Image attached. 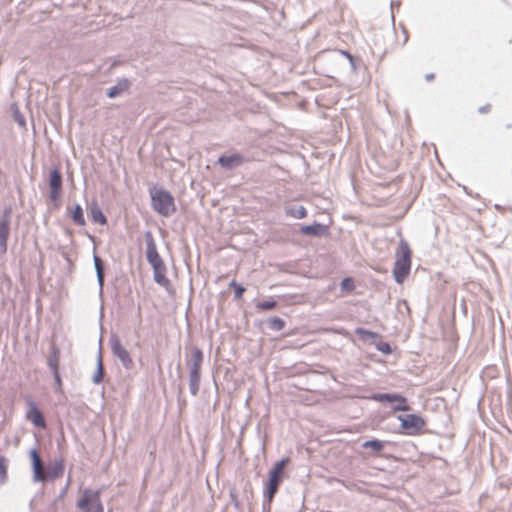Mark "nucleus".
Segmentation results:
<instances>
[{
  "mask_svg": "<svg viewBox=\"0 0 512 512\" xmlns=\"http://www.w3.org/2000/svg\"><path fill=\"white\" fill-rule=\"evenodd\" d=\"M30 459L32 462L33 479L37 482H45L49 479L60 478L64 473V462L63 460L55 461L47 469H44L43 462L36 449L29 452Z\"/></svg>",
  "mask_w": 512,
  "mask_h": 512,
  "instance_id": "f257e3e1",
  "label": "nucleus"
},
{
  "mask_svg": "<svg viewBox=\"0 0 512 512\" xmlns=\"http://www.w3.org/2000/svg\"><path fill=\"white\" fill-rule=\"evenodd\" d=\"M396 261L393 267L395 281L402 284L408 277L411 270L412 251L408 243L402 240L395 254Z\"/></svg>",
  "mask_w": 512,
  "mask_h": 512,
  "instance_id": "f03ea898",
  "label": "nucleus"
},
{
  "mask_svg": "<svg viewBox=\"0 0 512 512\" xmlns=\"http://www.w3.org/2000/svg\"><path fill=\"white\" fill-rule=\"evenodd\" d=\"M151 204L153 209L162 216H169L176 211L174 197L163 188L150 189Z\"/></svg>",
  "mask_w": 512,
  "mask_h": 512,
  "instance_id": "7ed1b4c3",
  "label": "nucleus"
},
{
  "mask_svg": "<svg viewBox=\"0 0 512 512\" xmlns=\"http://www.w3.org/2000/svg\"><path fill=\"white\" fill-rule=\"evenodd\" d=\"M290 458L286 457L276 462L268 474V482L266 483L264 494L271 503L278 491L279 485L284 478V470L289 464Z\"/></svg>",
  "mask_w": 512,
  "mask_h": 512,
  "instance_id": "20e7f679",
  "label": "nucleus"
},
{
  "mask_svg": "<svg viewBox=\"0 0 512 512\" xmlns=\"http://www.w3.org/2000/svg\"><path fill=\"white\" fill-rule=\"evenodd\" d=\"M77 506L82 512H104L100 491L83 490Z\"/></svg>",
  "mask_w": 512,
  "mask_h": 512,
  "instance_id": "39448f33",
  "label": "nucleus"
},
{
  "mask_svg": "<svg viewBox=\"0 0 512 512\" xmlns=\"http://www.w3.org/2000/svg\"><path fill=\"white\" fill-rule=\"evenodd\" d=\"M398 419L401 422V428L410 435L419 434L426 424L425 420L416 414L399 416Z\"/></svg>",
  "mask_w": 512,
  "mask_h": 512,
  "instance_id": "423d86ee",
  "label": "nucleus"
},
{
  "mask_svg": "<svg viewBox=\"0 0 512 512\" xmlns=\"http://www.w3.org/2000/svg\"><path fill=\"white\" fill-rule=\"evenodd\" d=\"M373 400L378 402H391L396 403L394 407L396 411H408L410 407L407 405V399L398 394L379 393L371 397Z\"/></svg>",
  "mask_w": 512,
  "mask_h": 512,
  "instance_id": "0eeeda50",
  "label": "nucleus"
},
{
  "mask_svg": "<svg viewBox=\"0 0 512 512\" xmlns=\"http://www.w3.org/2000/svg\"><path fill=\"white\" fill-rule=\"evenodd\" d=\"M11 209H6L0 219V248L3 253L7 250V242L10 231Z\"/></svg>",
  "mask_w": 512,
  "mask_h": 512,
  "instance_id": "6e6552de",
  "label": "nucleus"
},
{
  "mask_svg": "<svg viewBox=\"0 0 512 512\" xmlns=\"http://www.w3.org/2000/svg\"><path fill=\"white\" fill-rule=\"evenodd\" d=\"M50 198L53 201L59 200L62 192V176L58 169H53L49 178Z\"/></svg>",
  "mask_w": 512,
  "mask_h": 512,
  "instance_id": "1a4fd4ad",
  "label": "nucleus"
},
{
  "mask_svg": "<svg viewBox=\"0 0 512 512\" xmlns=\"http://www.w3.org/2000/svg\"><path fill=\"white\" fill-rule=\"evenodd\" d=\"M146 255H147L148 262L153 267V270L156 269V268H160L162 266H165L163 260L161 259L160 255H159V253L157 251L156 244H155V242H154V240L152 238L147 242V252H146Z\"/></svg>",
  "mask_w": 512,
  "mask_h": 512,
  "instance_id": "9d476101",
  "label": "nucleus"
},
{
  "mask_svg": "<svg viewBox=\"0 0 512 512\" xmlns=\"http://www.w3.org/2000/svg\"><path fill=\"white\" fill-rule=\"evenodd\" d=\"M112 352L126 368L132 367L133 361L132 358L130 357L129 352L126 350L125 347L122 346V344L118 340L112 343Z\"/></svg>",
  "mask_w": 512,
  "mask_h": 512,
  "instance_id": "9b49d317",
  "label": "nucleus"
},
{
  "mask_svg": "<svg viewBox=\"0 0 512 512\" xmlns=\"http://www.w3.org/2000/svg\"><path fill=\"white\" fill-rule=\"evenodd\" d=\"M26 418L33 423L35 426L45 428L46 423L42 412L38 409L34 402H31L28 406Z\"/></svg>",
  "mask_w": 512,
  "mask_h": 512,
  "instance_id": "f8f14e48",
  "label": "nucleus"
},
{
  "mask_svg": "<svg viewBox=\"0 0 512 512\" xmlns=\"http://www.w3.org/2000/svg\"><path fill=\"white\" fill-rule=\"evenodd\" d=\"M203 362V353L202 351L194 347L191 351V357L188 362L190 373H201V366Z\"/></svg>",
  "mask_w": 512,
  "mask_h": 512,
  "instance_id": "ddd939ff",
  "label": "nucleus"
},
{
  "mask_svg": "<svg viewBox=\"0 0 512 512\" xmlns=\"http://www.w3.org/2000/svg\"><path fill=\"white\" fill-rule=\"evenodd\" d=\"M67 212L74 224H76L78 226L86 225V221L84 218V212H83L82 207L79 204L74 205L73 207H68Z\"/></svg>",
  "mask_w": 512,
  "mask_h": 512,
  "instance_id": "4468645a",
  "label": "nucleus"
},
{
  "mask_svg": "<svg viewBox=\"0 0 512 512\" xmlns=\"http://www.w3.org/2000/svg\"><path fill=\"white\" fill-rule=\"evenodd\" d=\"M218 162L222 167L231 169L242 164L244 159L240 154L236 153L229 156H221Z\"/></svg>",
  "mask_w": 512,
  "mask_h": 512,
  "instance_id": "2eb2a0df",
  "label": "nucleus"
},
{
  "mask_svg": "<svg viewBox=\"0 0 512 512\" xmlns=\"http://www.w3.org/2000/svg\"><path fill=\"white\" fill-rule=\"evenodd\" d=\"M154 271V280L165 289L169 290L171 287L170 280L166 276V266L156 268Z\"/></svg>",
  "mask_w": 512,
  "mask_h": 512,
  "instance_id": "dca6fc26",
  "label": "nucleus"
},
{
  "mask_svg": "<svg viewBox=\"0 0 512 512\" xmlns=\"http://www.w3.org/2000/svg\"><path fill=\"white\" fill-rule=\"evenodd\" d=\"M301 233L309 236H321L325 232V227L319 223L313 225L302 226Z\"/></svg>",
  "mask_w": 512,
  "mask_h": 512,
  "instance_id": "f3484780",
  "label": "nucleus"
},
{
  "mask_svg": "<svg viewBox=\"0 0 512 512\" xmlns=\"http://www.w3.org/2000/svg\"><path fill=\"white\" fill-rule=\"evenodd\" d=\"M89 214L93 222L99 223L101 225H105L107 223L106 216L103 214L97 204H94L90 207Z\"/></svg>",
  "mask_w": 512,
  "mask_h": 512,
  "instance_id": "a211bd4d",
  "label": "nucleus"
},
{
  "mask_svg": "<svg viewBox=\"0 0 512 512\" xmlns=\"http://www.w3.org/2000/svg\"><path fill=\"white\" fill-rule=\"evenodd\" d=\"M129 88V82L127 80H123L117 83V85L111 87L107 91V96L109 98H114L127 91Z\"/></svg>",
  "mask_w": 512,
  "mask_h": 512,
  "instance_id": "6ab92c4d",
  "label": "nucleus"
},
{
  "mask_svg": "<svg viewBox=\"0 0 512 512\" xmlns=\"http://www.w3.org/2000/svg\"><path fill=\"white\" fill-rule=\"evenodd\" d=\"M200 378H201V373H190L189 387H190V392L193 395H196L198 393Z\"/></svg>",
  "mask_w": 512,
  "mask_h": 512,
  "instance_id": "aec40b11",
  "label": "nucleus"
},
{
  "mask_svg": "<svg viewBox=\"0 0 512 512\" xmlns=\"http://www.w3.org/2000/svg\"><path fill=\"white\" fill-rule=\"evenodd\" d=\"M362 446L364 448H371L372 450L379 452L384 448V442L377 440V439H373V440L364 442Z\"/></svg>",
  "mask_w": 512,
  "mask_h": 512,
  "instance_id": "412c9836",
  "label": "nucleus"
},
{
  "mask_svg": "<svg viewBox=\"0 0 512 512\" xmlns=\"http://www.w3.org/2000/svg\"><path fill=\"white\" fill-rule=\"evenodd\" d=\"M288 215L297 218V219H303L307 216V211L305 207L298 206L296 208H291L288 210Z\"/></svg>",
  "mask_w": 512,
  "mask_h": 512,
  "instance_id": "4be33fe9",
  "label": "nucleus"
},
{
  "mask_svg": "<svg viewBox=\"0 0 512 512\" xmlns=\"http://www.w3.org/2000/svg\"><path fill=\"white\" fill-rule=\"evenodd\" d=\"M277 306V302L275 300H265L258 302L256 304V308L260 311L272 310Z\"/></svg>",
  "mask_w": 512,
  "mask_h": 512,
  "instance_id": "5701e85b",
  "label": "nucleus"
},
{
  "mask_svg": "<svg viewBox=\"0 0 512 512\" xmlns=\"http://www.w3.org/2000/svg\"><path fill=\"white\" fill-rule=\"evenodd\" d=\"M269 327L274 331H281L285 327V322L279 317H272L269 320Z\"/></svg>",
  "mask_w": 512,
  "mask_h": 512,
  "instance_id": "b1692460",
  "label": "nucleus"
},
{
  "mask_svg": "<svg viewBox=\"0 0 512 512\" xmlns=\"http://www.w3.org/2000/svg\"><path fill=\"white\" fill-rule=\"evenodd\" d=\"M355 333L362 340H367V339H370V338H376L378 336L377 333L371 332V331L366 330L364 328H357L355 330Z\"/></svg>",
  "mask_w": 512,
  "mask_h": 512,
  "instance_id": "393cba45",
  "label": "nucleus"
},
{
  "mask_svg": "<svg viewBox=\"0 0 512 512\" xmlns=\"http://www.w3.org/2000/svg\"><path fill=\"white\" fill-rule=\"evenodd\" d=\"M230 287L234 289L235 299H241L243 297V294L245 292V288L243 286L236 283L235 281H232L230 283Z\"/></svg>",
  "mask_w": 512,
  "mask_h": 512,
  "instance_id": "a878e982",
  "label": "nucleus"
},
{
  "mask_svg": "<svg viewBox=\"0 0 512 512\" xmlns=\"http://www.w3.org/2000/svg\"><path fill=\"white\" fill-rule=\"evenodd\" d=\"M48 365L50 369L54 372H59V357L58 355H54L48 359Z\"/></svg>",
  "mask_w": 512,
  "mask_h": 512,
  "instance_id": "bb28decb",
  "label": "nucleus"
},
{
  "mask_svg": "<svg viewBox=\"0 0 512 512\" xmlns=\"http://www.w3.org/2000/svg\"><path fill=\"white\" fill-rule=\"evenodd\" d=\"M341 287H342V289H345V290H353L354 289V282L350 278H345L341 282Z\"/></svg>",
  "mask_w": 512,
  "mask_h": 512,
  "instance_id": "cd10ccee",
  "label": "nucleus"
},
{
  "mask_svg": "<svg viewBox=\"0 0 512 512\" xmlns=\"http://www.w3.org/2000/svg\"><path fill=\"white\" fill-rule=\"evenodd\" d=\"M95 266L97 269L98 278L100 281H102V278H103L102 264L98 257H95Z\"/></svg>",
  "mask_w": 512,
  "mask_h": 512,
  "instance_id": "c85d7f7f",
  "label": "nucleus"
},
{
  "mask_svg": "<svg viewBox=\"0 0 512 512\" xmlns=\"http://www.w3.org/2000/svg\"><path fill=\"white\" fill-rule=\"evenodd\" d=\"M492 111V105L490 103H486L483 106L478 108V112L480 114H488Z\"/></svg>",
  "mask_w": 512,
  "mask_h": 512,
  "instance_id": "c756f323",
  "label": "nucleus"
},
{
  "mask_svg": "<svg viewBox=\"0 0 512 512\" xmlns=\"http://www.w3.org/2000/svg\"><path fill=\"white\" fill-rule=\"evenodd\" d=\"M378 349L385 353V354H389L391 353V347L388 343H381L379 346H378Z\"/></svg>",
  "mask_w": 512,
  "mask_h": 512,
  "instance_id": "7c9ffc66",
  "label": "nucleus"
},
{
  "mask_svg": "<svg viewBox=\"0 0 512 512\" xmlns=\"http://www.w3.org/2000/svg\"><path fill=\"white\" fill-rule=\"evenodd\" d=\"M7 475L6 466L0 462V482H3Z\"/></svg>",
  "mask_w": 512,
  "mask_h": 512,
  "instance_id": "2f4dec72",
  "label": "nucleus"
},
{
  "mask_svg": "<svg viewBox=\"0 0 512 512\" xmlns=\"http://www.w3.org/2000/svg\"><path fill=\"white\" fill-rule=\"evenodd\" d=\"M102 376H103L102 363H101V362H99V371H98L97 376L95 377V382H96V383H99V382L102 380Z\"/></svg>",
  "mask_w": 512,
  "mask_h": 512,
  "instance_id": "473e14b6",
  "label": "nucleus"
},
{
  "mask_svg": "<svg viewBox=\"0 0 512 512\" xmlns=\"http://www.w3.org/2000/svg\"><path fill=\"white\" fill-rule=\"evenodd\" d=\"M53 374H54L55 382H56L57 386L60 388L62 386V380H61L60 374H59V372H54Z\"/></svg>",
  "mask_w": 512,
  "mask_h": 512,
  "instance_id": "72a5a7b5",
  "label": "nucleus"
},
{
  "mask_svg": "<svg viewBox=\"0 0 512 512\" xmlns=\"http://www.w3.org/2000/svg\"><path fill=\"white\" fill-rule=\"evenodd\" d=\"M15 120L17 121V123L21 126H25V120L22 116H16L15 117Z\"/></svg>",
  "mask_w": 512,
  "mask_h": 512,
  "instance_id": "f704fd0d",
  "label": "nucleus"
},
{
  "mask_svg": "<svg viewBox=\"0 0 512 512\" xmlns=\"http://www.w3.org/2000/svg\"><path fill=\"white\" fill-rule=\"evenodd\" d=\"M425 78H426L428 81H431V80H433V79H434V74H427V75L425 76Z\"/></svg>",
  "mask_w": 512,
  "mask_h": 512,
  "instance_id": "c9c22d12",
  "label": "nucleus"
}]
</instances>
